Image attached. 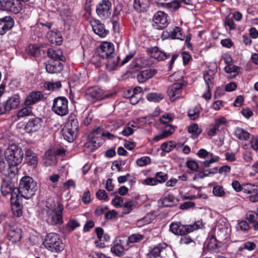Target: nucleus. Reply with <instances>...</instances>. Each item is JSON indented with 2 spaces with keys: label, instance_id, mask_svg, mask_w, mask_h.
Masks as SVG:
<instances>
[{
  "label": "nucleus",
  "instance_id": "47",
  "mask_svg": "<svg viewBox=\"0 0 258 258\" xmlns=\"http://www.w3.org/2000/svg\"><path fill=\"white\" fill-rule=\"evenodd\" d=\"M225 71L228 73H234L235 76L238 74L239 68L233 64L229 63L224 68Z\"/></svg>",
  "mask_w": 258,
  "mask_h": 258
},
{
  "label": "nucleus",
  "instance_id": "57",
  "mask_svg": "<svg viewBox=\"0 0 258 258\" xmlns=\"http://www.w3.org/2000/svg\"><path fill=\"white\" fill-rule=\"evenodd\" d=\"M167 178L168 176L167 174L164 172H157L156 174L155 179L157 181V183L164 182Z\"/></svg>",
  "mask_w": 258,
  "mask_h": 258
},
{
  "label": "nucleus",
  "instance_id": "34",
  "mask_svg": "<svg viewBox=\"0 0 258 258\" xmlns=\"http://www.w3.org/2000/svg\"><path fill=\"white\" fill-rule=\"evenodd\" d=\"M159 203L163 207H172L175 205V199L172 196H168L160 199Z\"/></svg>",
  "mask_w": 258,
  "mask_h": 258
},
{
  "label": "nucleus",
  "instance_id": "42",
  "mask_svg": "<svg viewBox=\"0 0 258 258\" xmlns=\"http://www.w3.org/2000/svg\"><path fill=\"white\" fill-rule=\"evenodd\" d=\"M201 107L200 105L195 106L192 108L189 109L188 111V114L191 119L195 120L199 116Z\"/></svg>",
  "mask_w": 258,
  "mask_h": 258
},
{
  "label": "nucleus",
  "instance_id": "28",
  "mask_svg": "<svg viewBox=\"0 0 258 258\" xmlns=\"http://www.w3.org/2000/svg\"><path fill=\"white\" fill-rule=\"evenodd\" d=\"M216 73V70L209 69L204 75V78L207 88H212L213 86L214 76Z\"/></svg>",
  "mask_w": 258,
  "mask_h": 258
},
{
  "label": "nucleus",
  "instance_id": "23",
  "mask_svg": "<svg viewBox=\"0 0 258 258\" xmlns=\"http://www.w3.org/2000/svg\"><path fill=\"white\" fill-rule=\"evenodd\" d=\"M87 94L92 99L96 100H100L106 97L103 95V90L97 87L89 88L87 91Z\"/></svg>",
  "mask_w": 258,
  "mask_h": 258
},
{
  "label": "nucleus",
  "instance_id": "25",
  "mask_svg": "<svg viewBox=\"0 0 258 258\" xmlns=\"http://www.w3.org/2000/svg\"><path fill=\"white\" fill-rule=\"evenodd\" d=\"M21 102L20 96L18 94L11 96L6 102V104L9 110L17 108Z\"/></svg>",
  "mask_w": 258,
  "mask_h": 258
},
{
  "label": "nucleus",
  "instance_id": "61",
  "mask_svg": "<svg viewBox=\"0 0 258 258\" xmlns=\"http://www.w3.org/2000/svg\"><path fill=\"white\" fill-rule=\"evenodd\" d=\"M133 206V201H130L125 203L123 205V213L126 214L130 213L132 210V207Z\"/></svg>",
  "mask_w": 258,
  "mask_h": 258
},
{
  "label": "nucleus",
  "instance_id": "41",
  "mask_svg": "<svg viewBox=\"0 0 258 258\" xmlns=\"http://www.w3.org/2000/svg\"><path fill=\"white\" fill-rule=\"evenodd\" d=\"M102 137V134L98 136H95L94 134H90L88 137L89 139L92 141L94 144V146H96L97 148L102 144L103 142Z\"/></svg>",
  "mask_w": 258,
  "mask_h": 258
},
{
  "label": "nucleus",
  "instance_id": "21",
  "mask_svg": "<svg viewBox=\"0 0 258 258\" xmlns=\"http://www.w3.org/2000/svg\"><path fill=\"white\" fill-rule=\"evenodd\" d=\"M128 249V246L124 242V239H120L117 243L111 248V251L116 256H121L125 250Z\"/></svg>",
  "mask_w": 258,
  "mask_h": 258
},
{
  "label": "nucleus",
  "instance_id": "39",
  "mask_svg": "<svg viewBox=\"0 0 258 258\" xmlns=\"http://www.w3.org/2000/svg\"><path fill=\"white\" fill-rule=\"evenodd\" d=\"M32 108L28 106L22 108L17 113V117L18 119L29 116L32 114Z\"/></svg>",
  "mask_w": 258,
  "mask_h": 258
},
{
  "label": "nucleus",
  "instance_id": "14",
  "mask_svg": "<svg viewBox=\"0 0 258 258\" xmlns=\"http://www.w3.org/2000/svg\"><path fill=\"white\" fill-rule=\"evenodd\" d=\"M14 21L10 16L0 18V35H4L14 26Z\"/></svg>",
  "mask_w": 258,
  "mask_h": 258
},
{
  "label": "nucleus",
  "instance_id": "40",
  "mask_svg": "<svg viewBox=\"0 0 258 258\" xmlns=\"http://www.w3.org/2000/svg\"><path fill=\"white\" fill-rule=\"evenodd\" d=\"M61 17L66 24H71L76 18V17L72 14V12L68 10L63 12Z\"/></svg>",
  "mask_w": 258,
  "mask_h": 258
},
{
  "label": "nucleus",
  "instance_id": "15",
  "mask_svg": "<svg viewBox=\"0 0 258 258\" xmlns=\"http://www.w3.org/2000/svg\"><path fill=\"white\" fill-rule=\"evenodd\" d=\"M167 252H171V250L170 249L164 248L160 245H158L151 248L148 255L150 258H156L159 256L164 258L166 256Z\"/></svg>",
  "mask_w": 258,
  "mask_h": 258
},
{
  "label": "nucleus",
  "instance_id": "17",
  "mask_svg": "<svg viewBox=\"0 0 258 258\" xmlns=\"http://www.w3.org/2000/svg\"><path fill=\"white\" fill-rule=\"evenodd\" d=\"M9 231L8 233L9 240L12 243L19 242L22 238V230L18 227H13L10 225Z\"/></svg>",
  "mask_w": 258,
  "mask_h": 258
},
{
  "label": "nucleus",
  "instance_id": "59",
  "mask_svg": "<svg viewBox=\"0 0 258 258\" xmlns=\"http://www.w3.org/2000/svg\"><path fill=\"white\" fill-rule=\"evenodd\" d=\"M173 115L171 114H164L159 119L160 122L163 124H166L173 120Z\"/></svg>",
  "mask_w": 258,
  "mask_h": 258
},
{
  "label": "nucleus",
  "instance_id": "38",
  "mask_svg": "<svg viewBox=\"0 0 258 258\" xmlns=\"http://www.w3.org/2000/svg\"><path fill=\"white\" fill-rule=\"evenodd\" d=\"M68 127L73 130L78 131L79 122L76 116L74 114H71L68 119Z\"/></svg>",
  "mask_w": 258,
  "mask_h": 258
},
{
  "label": "nucleus",
  "instance_id": "37",
  "mask_svg": "<svg viewBox=\"0 0 258 258\" xmlns=\"http://www.w3.org/2000/svg\"><path fill=\"white\" fill-rule=\"evenodd\" d=\"M144 238V235L139 234H133L131 235L124 242L127 246L130 243L139 242Z\"/></svg>",
  "mask_w": 258,
  "mask_h": 258
},
{
  "label": "nucleus",
  "instance_id": "5",
  "mask_svg": "<svg viewBox=\"0 0 258 258\" xmlns=\"http://www.w3.org/2000/svg\"><path fill=\"white\" fill-rule=\"evenodd\" d=\"M52 111L56 114L63 116L69 113L68 100L64 97H57L53 101Z\"/></svg>",
  "mask_w": 258,
  "mask_h": 258
},
{
  "label": "nucleus",
  "instance_id": "10",
  "mask_svg": "<svg viewBox=\"0 0 258 258\" xmlns=\"http://www.w3.org/2000/svg\"><path fill=\"white\" fill-rule=\"evenodd\" d=\"M10 179L9 177H6L5 179H3L1 183V191L5 196L10 195L11 200L19 198V196L17 193L16 196L13 195L15 187H14V184L10 181Z\"/></svg>",
  "mask_w": 258,
  "mask_h": 258
},
{
  "label": "nucleus",
  "instance_id": "56",
  "mask_svg": "<svg viewBox=\"0 0 258 258\" xmlns=\"http://www.w3.org/2000/svg\"><path fill=\"white\" fill-rule=\"evenodd\" d=\"M256 245L253 242L247 241L239 248V250L242 251L243 249H247L250 251L254 249Z\"/></svg>",
  "mask_w": 258,
  "mask_h": 258
},
{
  "label": "nucleus",
  "instance_id": "27",
  "mask_svg": "<svg viewBox=\"0 0 258 258\" xmlns=\"http://www.w3.org/2000/svg\"><path fill=\"white\" fill-rule=\"evenodd\" d=\"M25 156L28 164L35 168L37 165L38 161L36 155L32 150L26 149L25 151Z\"/></svg>",
  "mask_w": 258,
  "mask_h": 258
},
{
  "label": "nucleus",
  "instance_id": "64",
  "mask_svg": "<svg viewBox=\"0 0 258 258\" xmlns=\"http://www.w3.org/2000/svg\"><path fill=\"white\" fill-rule=\"evenodd\" d=\"M187 167L192 171H197L199 168L198 163L195 160H189L186 162Z\"/></svg>",
  "mask_w": 258,
  "mask_h": 258
},
{
  "label": "nucleus",
  "instance_id": "11",
  "mask_svg": "<svg viewBox=\"0 0 258 258\" xmlns=\"http://www.w3.org/2000/svg\"><path fill=\"white\" fill-rule=\"evenodd\" d=\"M161 37L163 40L169 38L183 40L184 38V36L182 34L181 29L176 26L169 28L163 31Z\"/></svg>",
  "mask_w": 258,
  "mask_h": 258
},
{
  "label": "nucleus",
  "instance_id": "9",
  "mask_svg": "<svg viewBox=\"0 0 258 258\" xmlns=\"http://www.w3.org/2000/svg\"><path fill=\"white\" fill-rule=\"evenodd\" d=\"M184 85L181 83H176L170 85L167 89V93L171 101H174L180 97H183L182 92Z\"/></svg>",
  "mask_w": 258,
  "mask_h": 258
},
{
  "label": "nucleus",
  "instance_id": "51",
  "mask_svg": "<svg viewBox=\"0 0 258 258\" xmlns=\"http://www.w3.org/2000/svg\"><path fill=\"white\" fill-rule=\"evenodd\" d=\"M175 131L174 128L171 125H167L162 131V134L166 138L171 135Z\"/></svg>",
  "mask_w": 258,
  "mask_h": 258
},
{
  "label": "nucleus",
  "instance_id": "4",
  "mask_svg": "<svg viewBox=\"0 0 258 258\" xmlns=\"http://www.w3.org/2000/svg\"><path fill=\"white\" fill-rule=\"evenodd\" d=\"M43 245L46 249L53 252H59L64 248L59 235L53 232L50 233L45 236Z\"/></svg>",
  "mask_w": 258,
  "mask_h": 258
},
{
  "label": "nucleus",
  "instance_id": "24",
  "mask_svg": "<svg viewBox=\"0 0 258 258\" xmlns=\"http://www.w3.org/2000/svg\"><path fill=\"white\" fill-rule=\"evenodd\" d=\"M149 6V0H134V8L139 13L146 12Z\"/></svg>",
  "mask_w": 258,
  "mask_h": 258
},
{
  "label": "nucleus",
  "instance_id": "60",
  "mask_svg": "<svg viewBox=\"0 0 258 258\" xmlns=\"http://www.w3.org/2000/svg\"><path fill=\"white\" fill-rule=\"evenodd\" d=\"M257 217V212L255 213L254 212L250 211H248L246 214V218L250 223L254 222L255 220H256Z\"/></svg>",
  "mask_w": 258,
  "mask_h": 258
},
{
  "label": "nucleus",
  "instance_id": "45",
  "mask_svg": "<svg viewBox=\"0 0 258 258\" xmlns=\"http://www.w3.org/2000/svg\"><path fill=\"white\" fill-rule=\"evenodd\" d=\"M188 132L193 136L197 137L201 133L202 130L199 127L197 124L194 123L188 126Z\"/></svg>",
  "mask_w": 258,
  "mask_h": 258
},
{
  "label": "nucleus",
  "instance_id": "22",
  "mask_svg": "<svg viewBox=\"0 0 258 258\" xmlns=\"http://www.w3.org/2000/svg\"><path fill=\"white\" fill-rule=\"evenodd\" d=\"M92 28L94 32L102 38L105 37L109 33V31L105 29L104 24H102L99 20L94 21L92 24Z\"/></svg>",
  "mask_w": 258,
  "mask_h": 258
},
{
  "label": "nucleus",
  "instance_id": "2",
  "mask_svg": "<svg viewBox=\"0 0 258 258\" xmlns=\"http://www.w3.org/2000/svg\"><path fill=\"white\" fill-rule=\"evenodd\" d=\"M36 190V182L30 176H24L20 181L19 187H15L13 195L17 193L19 197L26 199L34 195Z\"/></svg>",
  "mask_w": 258,
  "mask_h": 258
},
{
  "label": "nucleus",
  "instance_id": "13",
  "mask_svg": "<svg viewBox=\"0 0 258 258\" xmlns=\"http://www.w3.org/2000/svg\"><path fill=\"white\" fill-rule=\"evenodd\" d=\"M45 69L49 74L57 73L62 70L63 65L58 60L51 59L46 63Z\"/></svg>",
  "mask_w": 258,
  "mask_h": 258
},
{
  "label": "nucleus",
  "instance_id": "52",
  "mask_svg": "<svg viewBox=\"0 0 258 258\" xmlns=\"http://www.w3.org/2000/svg\"><path fill=\"white\" fill-rule=\"evenodd\" d=\"M143 62V59L142 58H136L134 59L131 63V67L132 68H142L145 66Z\"/></svg>",
  "mask_w": 258,
  "mask_h": 258
},
{
  "label": "nucleus",
  "instance_id": "54",
  "mask_svg": "<svg viewBox=\"0 0 258 258\" xmlns=\"http://www.w3.org/2000/svg\"><path fill=\"white\" fill-rule=\"evenodd\" d=\"M151 162L150 157L147 156L142 157L136 161L137 164L140 167H143L149 164Z\"/></svg>",
  "mask_w": 258,
  "mask_h": 258
},
{
  "label": "nucleus",
  "instance_id": "1",
  "mask_svg": "<svg viewBox=\"0 0 258 258\" xmlns=\"http://www.w3.org/2000/svg\"><path fill=\"white\" fill-rule=\"evenodd\" d=\"M21 148L11 145L5 152V159L0 161V172L6 177L12 178L18 172L17 165L23 158Z\"/></svg>",
  "mask_w": 258,
  "mask_h": 258
},
{
  "label": "nucleus",
  "instance_id": "20",
  "mask_svg": "<svg viewBox=\"0 0 258 258\" xmlns=\"http://www.w3.org/2000/svg\"><path fill=\"white\" fill-rule=\"evenodd\" d=\"M43 95L40 91L32 92L25 98L24 104L25 106H30L40 101Z\"/></svg>",
  "mask_w": 258,
  "mask_h": 258
},
{
  "label": "nucleus",
  "instance_id": "35",
  "mask_svg": "<svg viewBox=\"0 0 258 258\" xmlns=\"http://www.w3.org/2000/svg\"><path fill=\"white\" fill-rule=\"evenodd\" d=\"M170 230L175 235H182V225L179 222H172L170 225Z\"/></svg>",
  "mask_w": 258,
  "mask_h": 258
},
{
  "label": "nucleus",
  "instance_id": "8",
  "mask_svg": "<svg viewBox=\"0 0 258 258\" xmlns=\"http://www.w3.org/2000/svg\"><path fill=\"white\" fill-rule=\"evenodd\" d=\"M21 10L20 4L16 0H0V10L10 11L17 14Z\"/></svg>",
  "mask_w": 258,
  "mask_h": 258
},
{
  "label": "nucleus",
  "instance_id": "62",
  "mask_svg": "<svg viewBox=\"0 0 258 258\" xmlns=\"http://www.w3.org/2000/svg\"><path fill=\"white\" fill-rule=\"evenodd\" d=\"M96 196L99 200H108L107 193L103 189H99L96 193Z\"/></svg>",
  "mask_w": 258,
  "mask_h": 258
},
{
  "label": "nucleus",
  "instance_id": "3",
  "mask_svg": "<svg viewBox=\"0 0 258 258\" xmlns=\"http://www.w3.org/2000/svg\"><path fill=\"white\" fill-rule=\"evenodd\" d=\"M114 45L112 43L108 42L102 43L98 49V55L102 59H108L106 64L107 67L114 68L118 64L119 57L114 56Z\"/></svg>",
  "mask_w": 258,
  "mask_h": 258
},
{
  "label": "nucleus",
  "instance_id": "55",
  "mask_svg": "<svg viewBox=\"0 0 258 258\" xmlns=\"http://www.w3.org/2000/svg\"><path fill=\"white\" fill-rule=\"evenodd\" d=\"M213 194L217 197H223L225 195V192L222 186L216 185L213 188Z\"/></svg>",
  "mask_w": 258,
  "mask_h": 258
},
{
  "label": "nucleus",
  "instance_id": "50",
  "mask_svg": "<svg viewBox=\"0 0 258 258\" xmlns=\"http://www.w3.org/2000/svg\"><path fill=\"white\" fill-rule=\"evenodd\" d=\"M224 24L227 30H232L236 28V24L233 19L228 17L226 18Z\"/></svg>",
  "mask_w": 258,
  "mask_h": 258
},
{
  "label": "nucleus",
  "instance_id": "16",
  "mask_svg": "<svg viewBox=\"0 0 258 258\" xmlns=\"http://www.w3.org/2000/svg\"><path fill=\"white\" fill-rule=\"evenodd\" d=\"M42 120L39 117L30 118L25 126L26 130L28 132H35L39 130L42 126Z\"/></svg>",
  "mask_w": 258,
  "mask_h": 258
},
{
  "label": "nucleus",
  "instance_id": "53",
  "mask_svg": "<svg viewBox=\"0 0 258 258\" xmlns=\"http://www.w3.org/2000/svg\"><path fill=\"white\" fill-rule=\"evenodd\" d=\"M249 228L248 223L245 221H242L239 222L236 226L237 230L242 232H246Z\"/></svg>",
  "mask_w": 258,
  "mask_h": 258
},
{
  "label": "nucleus",
  "instance_id": "7",
  "mask_svg": "<svg viewBox=\"0 0 258 258\" xmlns=\"http://www.w3.org/2000/svg\"><path fill=\"white\" fill-rule=\"evenodd\" d=\"M111 3L109 0H101L96 6V12L101 19H106L111 15Z\"/></svg>",
  "mask_w": 258,
  "mask_h": 258
},
{
  "label": "nucleus",
  "instance_id": "36",
  "mask_svg": "<svg viewBox=\"0 0 258 258\" xmlns=\"http://www.w3.org/2000/svg\"><path fill=\"white\" fill-rule=\"evenodd\" d=\"M257 188V185L247 183L243 184V187L242 189V191L248 196L250 194H252L253 192L256 191V188Z\"/></svg>",
  "mask_w": 258,
  "mask_h": 258
},
{
  "label": "nucleus",
  "instance_id": "18",
  "mask_svg": "<svg viewBox=\"0 0 258 258\" xmlns=\"http://www.w3.org/2000/svg\"><path fill=\"white\" fill-rule=\"evenodd\" d=\"M156 4L158 7L170 12L177 11L181 7L178 0H173L170 3H163L159 1L156 2Z\"/></svg>",
  "mask_w": 258,
  "mask_h": 258
},
{
  "label": "nucleus",
  "instance_id": "29",
  "mask_svg": "<svg viewBox=\"0 0 258 258\" xmlns=\"http://www.w3.org/2000/svg\"><path fill=\"white\" fill-rule=\"evenodd\" d=\"M78 131L67 127L62 131V135L64 139L69 142H73L76 138Z\"/></svg>",
  "mask_w": 258,
  "mask_h": 258
},
{
  "label": "nucleus",
  "instance_id": "26",
  "mask_svg": "<svg viewBox=\"0 0 258 258\" xmlns=\"http://www.w3.org/2000/svg\"><path fill=\"white\" fill-rule=\"evenodd\" d=\"M20 198L11 200L13 214L17 217H19L22 215V206L19 202Z\"/></svg>",
  "mask_w": 258,
  "mask_h": 258
},
{
  "label": "nucleus",
  "instance_id": "49",
  "mask_svg": "<svg viewBox=\"0 0 258 258\" xmlns=\"http://www.w3.org/2000/svg\"><path fill=\"white\" fill-rule=\"evenodd\" d=\"M175 147V144L172 141L163 143L161 146V149L166 152H169Z\"/></svg>",
  "mask_w": 258,
  "mask_h": 258
},
{
  "label": "nucleus",
  "instance_id": "19",
  "mask_svg": "<svg viewBox=\"0 0 258 258\" xmlns=\"http://www.w3.org/2000/svg\"><path fill=\"white\" fill-rule=\"evenodd\" d=\"M148 54L152 58L158 61L164 60L170 56L169 54L161 51L157 47H154L148 50Z\"/></svg>",
  "mask_w": 258,
  "mask_h": 258
},
{
  "label": "nucleus",
  "instance_id": "6",
  "mask_svg": "<svg viewBox=\"0 0 258 258\" xmlns=\"http://www.w3.org/2000/svg\"><path fill=\"white\" fill-rule=\"evenodd\" d=\"M62 207L60 205L57 209L50 210L47 212L46 221L51 225H60L63 223L62 218Z\"/></svg>",
  "mask_w": 258,
  "mask_h": 258
},
{
  "label": "nucleus",
  "instance_id": "30",
  "mask_svg": "<svg viewBox=\"0 0 258 258\" xmlns=\"http://www.w3.org/2000/svg\"><path fill=\"white\" fill-rule=\"evenodd\" d=\"M202 226V222L200 221H196L193 224L182 225L183 231L182 235H187L188 233L192 232L195 230L201 228Z\"/></svg>",
  "mask_w": 258,
  "mask_h": 258
},
{
  "label": "nucleus",
  "instance_id": "46",
  "mask_svg": "<svg viewBox=\"0 0 258 258\" xmlns=\"http://www.w3.org/2000/svg\"><path fill=\"white\" fill-rule=\"evenodd\" d=\"M218 242L215 236L212 235L208 239L207 247L209 250H213L217 247Z\"/></svg>",
  "mask_w": 258,
  "mask_h": 258
},
{
  "label": "nucleus",
  "instance_id": "44",
  "mask_svg": "<svg viewBox=\"0 0 258 258\" xmlns=\"http://www.w3.org/2000/svg\"><path fill=\"white\" fill-rule=\"evenodd\" d=\"M44 87L49 90H54L61 88V84L60 81H57L55 82H49L45 83Z\"/></svg>",
  "mask_w": 258,
  "mask_h": 258
},
{
  "label": "nucleus",
  "instance_id": "58",
  "mask_svg": "<svg viewBox=\"0 0 258 258\" xmlns=\"http://www.w3.org/2000/svg\"><path fill=\"white\" fill-rule=\"evenodd\" d=\"M134 127H135V126L134 124L125 126L121 132V134L124 136H128L132 135L135 131Z\"/></svg>",
  "mask_w": 258,
  "mask_h": 258
},
{
  "label": "nucleus",
  "instance_id": "12",
  "mask_svg": "<svg viewBox=\"0 0 258 258\" xmlns=\"http://www.w3.org/2000/svg\"><path fill=\"white\" fill-rule=\"evenodd\" d=\"M155 26L158 29H163L168 25L167 15L162 11L157 12L153 17Z\"/></svg>",
  "mask_w": 258,
  "mask_h": 258
},
{
  "label": "nucleus",
  "instance_id": "31",
  "mask_svg": "<svg viewBox=\"0 0 258 258\" xmlns=\"http://www.w3.org/2000/svg\"><path fill=\"white\" fill-rule=\"evenodd\" d=\"M47 54L49 57L54 60L63 61L64 59V57L62 55V51L59 49L54 50L52 48H50L47 51Z\"/></svg>",
  "mask_w": 258,
  "mask_h": 258
},
{
  "label": "nucleus",
  "instance_id": "63",
  "mask_svg": "<svg viewBox=\"0 0 258 258\" xmlns=\"http://www.w3.org/2000/svg\"><path fill=\"white\" fill-rule=\"evenodd\" d=\"M226 123L225 119L224 117L215 119V123L213 124L216 128L218 131L222 126Z\"/></svg>",
  "mask_w": 258,
  "mask_h": 258
},
{
  "label": "nucleus",
  "instance_id": "48",
  "mask_svg": "<svg viewBox=\"0 0 258 258\" xmlns=\"http://www.w3.org/2000/svg\"><path fill=\"white\" fill-rule=\"evenodd\" d=\"M80 226V223L77 221L71 219L66 224V228L69 232H72Z\"/></svg>",
  "mask_w": 258,
  "mask_h": 258
},
{
  "label": "nucleus",
  "instance_id": "43",
  "mask_svg": "<svg viewBox=\"0 0 258 258\" xmlns=\"http://www.w3.org/2000/svg\"><path fill=\"white\" fill-rule=\"evenodd\" d=\"M163 95L161 93H151L147 96V99L150 101L157 102L163 99Z\"/></svg>",
  "mask_w": 258,
  "mask_h": 258
},
{
  "label": "nucleus",
  "instance_id": "33",
  "mask_svg": "<svg viewBox=\"0 0 258 258\" xmlns=\"http://www.w3.org/2000/svg\"><path fill=\"white\" fill-rule=\"evenodd\" d=\"M44 162L46 166L54 165L56 162V157L50 151H47L45 154Z\"/></svg>",
  "mask_w": 258,
  "mask_h": 258
},
{
  "label": "nucleus",
  "instance_id": "32",
  "mask_svg": "<svg viewBox=\"0 0 258 258\" xmlns=\"http://www.w3.org/2000/svg\"><path fill=\"white\" fill-rule=\"evenodd\" d=\"M234 134L237 138L240 140H247L250 136V134L248 132L238 127L235 128Z\"/></svg>",
  "mask_w": 258,
  "mask_h": 258
}]
</instances>
